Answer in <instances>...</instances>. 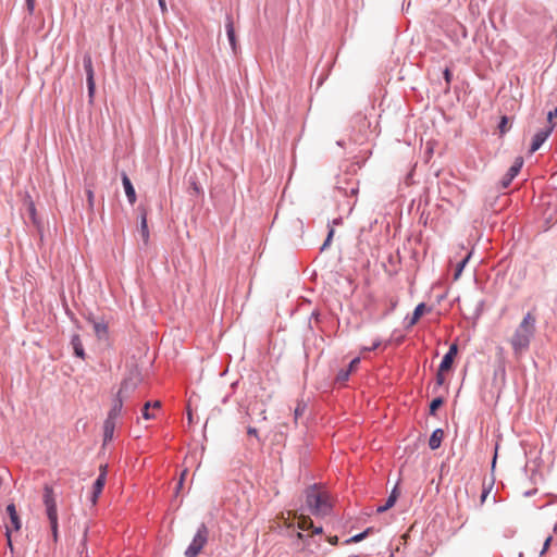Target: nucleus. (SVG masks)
Masks as SVG:
<instances>
[{"instance_id":"1","label":"nucleus","mask_w":557,"mask_h":557,"mask_svg":"<svg viewBox=\"0 0 557 557\" xmlns=\"http://www.w3.org/2000/svg\"><path fill=\"white\" fill-rule=\"evenodd\" d=\"M537 319L533 312H528L521 322L516 327L511 338L510 345L515 355L525 352L535 335Z\"/></svg>"},{"instance_id":"2","label":"nucleus","mask_w":557,"mask_h":557,"mask_svg":"<svg viewBox=\"0 0 557 557\" xmlns=\"http://www.w3.org/2000/svg\"><path fill=\"white\" fill-rule=\"evenodd\" d=\"M306 505L314 516H325L331 511L330 504L318 492L315 484L306 490Z\"/></svg>"},{"instance_id":"3","label":"nucleus","mask_w":557,"mask_h":557,"mask_svg":"<svg viewBox=\"0 0 557 557\" xmlns=\"http://www.w3.org/2000/svg\"><path fill=\"white\" fill-rule=\"evenodd\" d=\"M208 539L209 530L205 523H201L184 553L185 557H197L207 544Z\"/></svg>"},{"instance_id":"4","label":"nucleus","mask_w":557,"mask_h":557,"mask_svg":"<svg viewBox=\"0 0 557 557\" xmlns=\"http://www.w3.org/2000/svg\"><path fill=\"white\" fill-rule=\"evenodd\" d=\"M44 505L49 522H54L58 519L57 502L53 488L49 485L44 487Z\"/></svg>"},{"instance_id":"5","label":"nucleus","mask_w":557,"mask_h":557,"mask_svg":"<svg viewBox=\"0 0 557 557\" xmlns=\"http://www.w3.org/2000/svg\"><path fill=\"white\" fill-rule=\"evenodd\" d=\"M107 479V465L100 466V473L92 485V492L90 496V502L92 505H95L102 493L103 486L106 484Z\"/></svg>"},{"instance_id":"6","label":"nucleus","mask_w":557,"mask_h":557,"mask_svg":"<svg viewBox=\"0 0 557 557\" xmlns=\"http://www.w3.org/2000/svg\"><path fill=\"white\" fill-rule=\"evenodd\" d=\"M553 128H554V126L549 125V126H546L535 133V135L532 138L531 146H530V152H535L542 147V145L546 141V139L552 134Z\"/></svg>"},{"instance_id":"7","label":"nucleus","mask_w":557,"mask_h":557,"mask_svg":"<svg viewBox=\"0 0 557 557\" xmlns=\"http://www.w3.org/2000/svg\"><path fill=\"white\" fill-rule=\"evenodd\" d=\"M523 161L521 158L516 159L515 163L508 169L506 174L499 181V185L503 189L507 188L512 180L518 175L522 168Z\"/></svg>"},{"instance_id":"8","label":"nucleus","mask_w":557,"mask_h":557,"mask_svg":"<svg viewBox=\"0 0 557 557\" xmlns=\"http://www.w3.org/2000/svg\"><path fill=\"white\" fill-rule=\"evenodd\" d=\"M225 30H226V36H227L231 49H232L233 53H236L237 52V40H236L234 23H233V18H232L231 14H226Z\"/></svg>"},{"instance_id":"9","label":"nucleus","mask_w":557,"mask_h":557,"mask_svg":"<svg viewBox=\"0 0 557 557\" xmlns=\"http://www.w3.org/2000/svg\"><path fill=\"white\" fill-rule=\"evenodd\" d=\"M458 352L457 344L450 345L448 351L444 355L440 363V372L448 371L451 368L455 356Z\"/></svg>"},{"instance_id":"10","label":"nucleus","mask_w":557,"mask_h":557,"mask_svg":"<svg viewBox=\"0 0 557 557\" xmlns=\"http://www.w3.org/2000/svg\"><path fill=\"white\" fill-rule=\"evenodd\" d=\"M122 183H123L125 195L128 199V202L131 205H134L136 201V193H135L134 186H133L129 177L127 176V174L125 172L122 173Z\"/></svg>"},{"instance_id":"11","label":"nucleus","mask_w":557,"mask_h":557,"mask_svg":"<svg viewBox=\"0 0 557 557\" xmlns=\"http://www.w3.org/2000/svg\"><path fill=\"white\" fill-rule=\"evenodd\" d=\"M88 321L92 323L94 332L99 339L108 336V325L104 321H97L91 318H88Z\"/></svg>"},{"instance_id":"12","label":"nucleus","mask_w":557,"mask_h":557,"mask_svg":"<svg viewBox=\"0 0 557 557\" xmlns=\"http://www.w3.org/2000/svg\"><path fill=\"white\" fill-rule=\"evenodd\" d=\"M398 496H399L398 488H397V486H395L392 490L389 496L387 497L385 504L382 506H379L376 508V512L382 513V512H385L386 510H388L389 508H392L395 505Z\"/></svg>"},{"instance_id":"13","label":"nucleus","mask_w":557,"mask_h":557,"mask_svg":"<svg viewBox=\"0 0 557 557\" xmlns=\"http://www.w3.org/2000/svg\"><path fill=\"white\" fill-rule=\"evenodd\" d=\"M443 437H444V431L440 428L435 429L429 438V447L432 450L437 449L442 444Z\"/></svg>"},{"instance_id":"14","label":"nucleus","mask_w":557,"mask_h":557,"mask_svg":"<svg viewBox=\"0 0 557 557\" xmlns=\"http://www.w3.org/2000/svg\"><path fill=\"white\" fill-rule=\"evenodd\" d=\"M71 345L73 347L75 356L84 359L85 358V349H84L82 339L78 334L72 335Z\"/></svg>"},{"instance_id":"15","label":"nucleus","mask_w":557,"mask_h":557,"mask_svg":"<svg viewBox=\"0 0 557 557\" xmlns=\"http://www.w3.org/2000/svg\"><path fill=\"white\" fill-rule=\"evenodd\" d=\"M123 408V400L120 397V394L114 399V403L112 405V408L110 409L107 419H111L113 421H116V419L120 417Z\"/></svg>"},{"instance_id":"16","label":"nucleus","mask_w":557,"mask_h":557,"mask_svg":"<svg viewBox=\"0 0 557 557\" xmlns=\"http://www.w3.org/2000/svg\"><path fill=\"white\" fill-rule=\"evenodd\" d=\"M7 512L10 517V520H11V523L13 525V529L15 531H18L21 529V520L18 518V515H17V511H16V507L13 503L9 504L7 506Z\"/></svg>"},{"instance_id":"17","label":"nucleus","mask_w":557,"mask_h":557,"mask_svg":"<svg viewBox=\"0 0 557 557\" xmlns=\"http://www.w3.org/2000/svg\"><path fill=\"white\" fill-rule=\"evenodd\" d=\"M140 225H139V228H140V233H141V236H143V239L145 242V244L148 243L149 240V230H148V224H147V213H146V210L145 209H140Z\"/></svg>"},{"instance_id":"18","label":"nucleus","mask_w":557,"mask_h":557,"mask_svg":"<svg viewBox=\"0 0 557 557\" xmlns=\"http://www.w3.org/2000/svg\"><path fill=\"white\" fill-rule=\"evenodd\" d=\"M115 429V421L111 419H106L103 423V440L104 442L111 441L113 438V433Z\"/></svg>"},{"instance_id":"19","label":"nucleus","mask_w":557,"mask_h":557,"mask_svg":"<svg viewBox=\"0 0 557 557\" xmlns=\"http://www.w3.org/2000/svg\"><path fill=\"white\" fill-rule=\"evenodd\" d=\"M424 310H425V304L424 302L419 304L414 308L411 318L408 320L407 327L414 325L418 322V320L420 319V317L424 313Z\"/></svg>"},{"instance_id":"20","label":"nucleus","mask_w":557,"mask_h":557,"mask_svg":"<svg viewBox=\"0 0 557 557\" xmlns=\"http://www.w3.org/2000/svg\"><path fill=\"white\" fill-rule=\"evenodd\" d=\"M83 65L86 73V78H95V72L92 66V59L89 53H86L83 58Z\"/></svg>"},{"instance_id":"21","label":"nucleus","mask_w":557,"mask_h":557,"mask_svg":"<svg viewBox=\"0 0 557 557\" xmlns=\"http://www.w3.org/2000/svg\"><path fill=\"white\" fill-rule=\"evenodd\" d=\"M372 528H367L364 531L358 533V534H355L354 536L349 537L348 540H346V543L349 544V543H358L362 540H364L371 532H372Z\"/></svg>"},{"instance_id":"22","label":"nucleus","mask_w":557,"mask_h":557,"mask_svg":"<svg viewBox=\"0 0 557 557\" xmlns=\"http://www.w3.org/2000/svg\"><path fill=\"white\" fill-rule=\"evenodd\" d=\"M470 258H471V252L468 253L460 262H458V264L456 267L455 274H454V280H458L460 277V275H461L466 264L470 260Z\"/></svg>"},{"instance_id":"23","label":"nucleus","mask_w":557,"mask_h":557,"mask_svg":"<svg viewBox=\"0 0 557 557\" xmlns=\"http://www.w3.org/2000/svg\"><path fill=\"white\" fill-rule=\"evenodd\" d=\"M307 409V404L304 400H298L297 406L294 410V419L297 423L298 419L304 416L305 411Z\"/></svg>"},{"instance_id":"24","label":"nucleus","mask_w":557,"mask_h":557,"mask_svg":"<svg viewBox=\"0 0 557 557\" xmlns=\"http://www.w3.org/2000/svg\"><path fill=\"white\" fill-rule=\"evenodd\" d=\"M350 375V369H341L336 374V382L345 383Z\"/></svg>"},{"instance_id":"25","label":"nucleus","mask_w":557,"mask_h":557,"mask_svg":"<svg viewBox=\"0 0 557 557\" xmlns=\"http://www.w3.org/2000/svg\"><path fill=\"white\" fill-rule=\"evenodd\" d=\"M444 399L442 397L434 398L430 404V414L434 416L436 410L443 405Z\"/></svg>"},{"instance_id":"26","label":"nucleus","mask_w":557,"mask_h":557,"mask_svg":"<svg viewBox=\"0 0 557 557\" xmlns=\"http://www.w3.org/2000/svg\"><path fill=\"white\" fill-rule=\"evenodd\" d=\"M86 83H87V89H88V97L91 101L95 96V91H96L95 78H86Z\"/></svg>"},{"instance_id":"27","label":"nucleus","mask_w":557,"mask_h":557,"mask_svg":"<svg viewBox=\"0 0 557 557\" xmlns=\"http://www.w3.org/2000/svg\"><path fill=\"white\" fill-rule=\"evenodd\" d=\"M333 236H334V228L332 226H329V233H327V236H326L323 245L321 246V251L325 250L330 246Z\"/></svg>"},{"instance_id":"28","label":"nucleus","mask_w":557,"mask_h":557,"mask_svg":"<svg viewBox=\"0 0 557 557\" xmlns=\"http://www.w3.org/2000/svg\"><path fill=\"white\" fill-rule=\"evenodd\" d=\"M298 527L301 530H309L313 527V524L310 518H301L298 523Z\"/></svg>"},{"instance_id":"29","label":"nucleus","mask_w":557,"mask_h":557,"mask_svg":"<svg viewBox=\"0 0 557 557\" xmlns=\"http://www.w3.org/2000/svg\"><path fill=\"white\" fill-rule=\"evenodd\" d=\"M151 407V403L150 401H147L145 405H144V408H143V418L146 419V420H150L153 418V414L150 413L149 409Z\"/></svg>"},{"instance_id":"30","label":"nucleus","mask_w":557,"mask_h":557,"mask_svg":"<svg viewBox=\"0 0 557 557\" xmlns=\"http://www.w3.org/2000/svg\"><path fill=\"white\" fill-rule=\"evenodd\" d=\"M550 542H552V536H550V535H548V536L545 539L544 543H543V548H542V549H541V552L539 553V556H543V555L546 553V550L548 549V547H549V545H550Z\"/></svg>"},{"instance_id":"31","label":"nucleus","mask_w":557,"mask_h":557,"mask_svg":"<svg viewBox=\"0 0 557 557\" xmlns=\"http://www.w3.org/2000/svg\"><path fill=\"white\" fill-rule=\"evenodd\" d=\"M50 528L52 532L53 540L58 541V519H54V522H50Z\"/></svg>"},{"instance_id":"32","label":"nucleus","mask_w":557,"mask_h":557,"mask_svg":"<svg viewBox=\"0 0 557 557\" xmlns=\"http://www.w3.org/2000/svg\"><path fill=\"white\" fill-rule=\"evenodd\" d=\"M381 345V339H375L372 345H369V347H362L361 351H371L376 349Z\"/></svg>"},{"instance_id":"33","label":"nucleus","mask_w":557,"mask_h":557,"mask_svg":"<svg viewBox=\"0 0 557 557\" xmlns=\"http://www.w3.org/2000/svg\"><path fill=\"white\" fill-rule=\"evenodd\" d=\"M443 75H444L445 82L447 83V85H449L451 82V77H453L450 70L448 67H446L443 72Z\"/></svg>"},{"instance_id":"34","label":"nucleus","mask_w":557,"mask_h":557,"mask_svg":"<svg viewBox=\"0 0 557 557\" xmlns=\"http://www.w3.org/2000/svg\"><path fill=\"white\" fill-rule=\"evenodd\" d=\"M507 123H508V119L506 116H503L500 122H499V125H498V128H499L500 133H505L506 132Z\"/></svg>"},{"instance_id":"35","label":"nucleus","mask_w":557,"mask_h":557,"mask_svg":"<svg viewBox=\"0 0 557 557\" xmlns=\"http://www.w3.org/2000/svg\"><path fill=\"white\" fill-rule=\"evenodd\" d=\"M26 7L29 14L35 10V0H26Z\"/></svg>"},{"instance_id":"36","label":"nucleus","mask_w":557,"mask_h":557,"mask_svg":"<svg viewBox=\"0 0 557 557\" xmlns=\"http://www.w3.org/2000/svg\"><path fill=\"white\" fill-rule=\"evenodd\" d=\"M359 362H360V358L359 357L354 358L350 361V363H349L347 369H350V372H351Z\"/></svg>"},{"instance_id":"37","label":"nucleus","mask_w":557,"mask_h":557,"mask_svg":"<svg viewBox=\"0 0 557 557\" xmlns=\"http://www.w3.org/2000/svg\"><path fill=\"white\" fill-rule=\"evenodd\" d=\"M444 383V375L443 372H437L436 374V385L441 386Z\"/></svg>"},{"instance_id":"38","label":"nucleus","mask_w":557,"mask_h":557,"mask_svg":"<svg viewBox=\"0 0 557 557\" xmlns=\"http://www.w3.org/2000/svg\"><path fill=\"white\" fill-rule=\"evenodd\" d=\"M87 198H88V203L90 207L94 206V193L92 190L88 189L87 190Z\"/></svg>"},{"instance_id":"39","label":"nucleus","mask_w":557,"mask_h":557,"mask_svg":"<svg viewBox=\"0 0 557 557\" xmlns=\"http://www.w3.org/2000/svg\"><path fill=\"white\" fill-rule=\"evenodd\" d=\"M158 3H159L161 12L165 13L168 11L165 0H158Z\"/></svg>"},{"instance_id":"40","label":"nucleus","mask_w":557,"mask_h":557,"mask_svg":"<svg viewBox=\"0 0 557 557\" xmlns=\"http://www.w3.org/2000/svg\"><path fill=\"white\" fill-rule=\"evenodd\" d=\"M247 433H248L249 435L256 436V437L259 440L258 431H257V429H256V428L249 426V428L247 429Z\"/></svg>"},{"instance_id":"41","label":"nucleus","mask_w":557,"mask_h":557,"mask_svg":"<svg viewBox=\"0 0 557 557\" xmlns=\"http://www.w3.org/2000/svg\"><path fill=\"white\" fill-rule=\"evenodd\" d=\"M79 553L81 555L84 553V550L86 549V534L84 535L83 540H82V543L79 544Z\"/></svg>"},{"instance_id":"42","label":"nucleus","mask_w":557,"mask_h":557,"mask_svg":"<svg viewBox=\"0 0 557 557\" xmlns=\"http://www.w3.org/2000/svg\"><path fill=\"white\" fill-rule=\"evenodd\" d=\"M5 536H7V540H8V546H10V548H12L11 531L9 530V528H7Z\"/></svg>"},{"instance_id":"43","label":"nucleus","mask_w":557,"mask_h":557,"mask_svg":"<svg viewBox=\"0 0 557 557\" xmlns=\"http://www.w3.org/2000/svg\"><path fill=\"white\" fill-rule=\"evenodd\" d=\"M186 473H187V470L185 469V470L182 472V474H181V479H180V482H178V484H177V490H180V488L182 487V485H183V481H184V478H185Z\"/></svg>"},{"instance_id":"44","label":"nucleus","mask_w":557,"mask_h":557,"mask_svg":"<svg viewBox=\"0 0 557 557\" xmlns=\"http://www.w3.org/2000/svg\"><path fill=\"white\" fill-rule=\"evenodd\" d=\"M311 529L313 530L314 534H321L323 532V528L321 525H318V527L313 525Z\"/></svg>"},{"instance_id":"45","label":"nucleus","mask_w":557,"mask_h":557,"mask_svg":"<svg viewBox=\"0 0 557 557\" xmlns=\"http://www.w3.org/2000/svg\"><path fill=\"white\" fill-rule=\"evenodd\" d=\"M555 115H557V108L555 110L548 112V115H547L548 121H552V119L555 117Z\"/></svg>"},{"instance_id":"46","label":"nucleus","mask_w":557,"mask_h":557,"mask_svg":"<svg viewBox=\"0 0 557 557\" xmlns=\"http://www.w3.org/2000/svg\"><path fill=\"white\" fill-rule=\"evenodd\" d=\"M151 407L160 408L161 407V403L159 400H156V401L151 403Z\"/></svg>"},{"instance_id":"47","label":"nucleus","mask_w":557,"mask_h":557,"mask_svg":"<svg viewBox=\"0 0 557 557\" xmlns=\"http://www.w3.org/2000/svg\"><path fill=\"white\" fill-rule=\"evenodd\" d=\"M461 27H462V37L466 38L467 37V30H466V28L463 26H461Z\"/></svg>"},{"instance_id":"48","label":"nucleus","mask_w":557,"mask_h":557,"mask_svg":"<svg viewBox=\"0 0 557 557\" xmlns=\"http://www.w3.org/2000/svg\"><path fill=\"white\" fill-rule=\"evenodd\" d=\"M188 422L191 423L193 422V416H191V412H188Z\"/></svg>"},{"instance_id":"49","label":"nucleus","mask_w":557,"mask_h":557,"mask_svg":"<svg viewBox=\"0 0 557 557\" xmlns=\"http://www.w3.org/2000/svg\"><path fill=\"white\" fill-rule=\"evenodd\" d=\"M487 493H488L487 491H484V492L482 493V500H484V499H485V497H486Z\"/></svg>"},{"instance_id":"50","label":"nucleus","mask_w":557,"mask_h":557,"mask_svg":"<svg viewBox=\"0 0 557 557\" xmlns=\"http://www.w3.org/2000/svg\"><path fill=\"white\" fill-rule=\"evenodd\" d=\"M339 223H341V219H335V220L333 221V224H339Z\"/></svg>"},{"instance_id":"51","label":"nucleus","mask_w":557,"mask_h":557,"mask_svg":"<svg viewBox=\"0 0 557 557\" xmlns=\"http://www.w3.org/2000/svg\"><path fill=\"white\" fill-rule=\"evenodd\" d=\"M519 557H523V553H519Z\"/></svg>"},{"instance_id":"52","label":"nucleus","mask_w":557,"mask_h":557,"mask_svg":"<svg viewBox=\"0 0 557 557\" xmlns=\"http://www.w3.org/2000/svg\"><path fill=\"white\" fill-rule=\"evenodd\" d=\"M349 557H360V556H358V555H351V556H349Z\"/></svg>"}]
</instances>
